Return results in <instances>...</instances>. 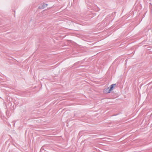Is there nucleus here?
<instances>
[{
    "label": "nucleus",
    "instance_id": "obj_1",
    "mask_svg": "<svg viewBox=\"0 0 152 152\" xmlns=\"http://www.w3.org/2000/svg\"><path fill=\"white\" fill-rule=\"evenodd\" d=\"M47 6L48 4H46L43 3L42 5L41 6H39V7L38 8L39 9H42L45 8V7H46Z\"/></svg>",
    "mask_w": 152,
    "mask_h": 152
},
{
    "label": "nucleus",
    "instance_id": "obj_2",
    "mask_svg": "<svg viewBox=\"0 0 152 152\" xmlns=\"http://www.w3.org/2000/svg\"><path fill=\"white\" fill-rule=\"evenodd\" d=\"M111 91H110L109 87H108L104 89L103 91L104 93L106 94L109 93H110Z\"/></svg>",
    "mask_w": 152,
    "mask_h": 152
},
{
    "label": "nucleus",
    "instance_id": "obj_3",
    "mask_svg": "<svg viewBox=\"0 0 152 152\" xmlns=\"http://www.w3.org/2000/svg\"><path fill=\"white\" fill-rule=\"evenodd\" d=\"M116 85V84H113L110 86V91H112L113 89L114 86Z\"/></svg>",
    "mask_w": 152,
    "mask_h": 152
},
{
    "label": "nucleus",
    "instance_id": "obj_4",
    "mask_svg": "<svg viewBox=\"0 0 152 152\" xmlns=\"http://www.w3.org/2000/svg\"><path fill=\"white\" fill-rule=\"evenodd\" d=\"M39 152H47V151L45 150L42 147L40 149Z\"/></svg>",
    "mask_w": 152,
    "mask_h": 152
},
{
    "label": "nucleus",
    "instance_id": "obj_5",
    "mask_svg": "<svg viewBox=\"0 0 152 152\" xmlns=\"http://www.w3.org/2000/svg\"><path fill=\"white\" fill-rule=\"evenodd\" d=\"M150 4H151V6H152V4H151V3H150Z\"/></svg>",
    "mask_w": 152,
    "mask_h": 152
}]
</instances>
